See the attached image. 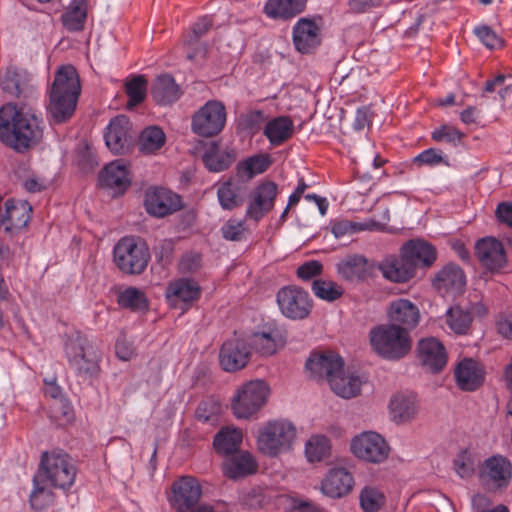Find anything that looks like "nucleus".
Returning a JSON list of instances; mask_svg holds the SVG:
<instances>
[{
    "label": "nucleus",
    "instance_id": "1",
    "mask_svg": "<svg viewBox=\"0 0 512 512\" xmlns=\"http://www.w3.org/2000/svg\"><path fill=\"white\" fill-rule=\"evenodd\" d=\"M42 119L24 107L6 106L0 109V139L22 152L42 138Z\"/></svg>",
    "mask_w": 512,
    "mask_h": 512
},
{
    "label": "nucleus",
    "instance_id": "2",
    "mask_svg": "<svg viewBox=\"0 0 512 512\" xmlns=\"http://www.w3.org/2000/svg\"><path fill=\"white\" fill-rule=\"evenodd\" d=\"M81 93L77 70L72 65L61 66L49 90L48 113L55 124L67 122L75 113Z\"/></svg>",
    "mask_w": 512,
    "mask_h": 512
},
{
    "label": "nucleus",
    "instance_id": "3",
    "mask_svg": "<svg viewBox=\"0 0 512 512\" xmlns=\"http://www.w3.org/2000/svg\"><path fill=\"white\" fill-rule=\"evenodd\" d=\"M65 355L69 368L80 381L91 384L99 376L101 352L86 336L77 333L69 337Z\"/></svg>",
    "mask_w": 512,
    "mask_h": 512
},
{
    "label": "nucleus",
    "instance_id": "4",
    "mask_svg": "<svg viewBox=\"0 0 512 512\" xmlns=\"http://www.w3.org/2000/svg\"><path fill=\"white\" fill-rule=\"evenodd\" d=\"M369 340L373 351L386 360H400L412 348L411 336L389 323L373 327Z\"/></svg>",
    "mask_w": 512,
    "mask_h": 512
},
{
    "label": "nucleus",
    "instance_id": "5",
    "mask_svg": "<svg viewBox=\"0 0 512 512\" xmlns=\"http://www.w3.org/2000/svg\"><path fill=\"white\" fill-rule=\"evenodd\" d=\"M113 259L117 268L127 275L142 274L150 261V251L140 237H122L114 246Z\"/></svg>",
    "mask_w": 512,
    "mask_h": 512
},
{
    "label": "nucleus",
    "instance_id": "6",
    "mask_svg": "<svg viewBox=\"0 0 512 512\" xmlns=\"http://www.w3.org/2000/svg\"><path fill=\"white\" fill-rule=\"evenodd\" d=\"M39 474L52 487L67 490L75 482L77 469L73 459L67 453L53 450L42 453Z\"/></svg>",
    "mask_w": 512,
    "mask_h": 512
},
{
    "label": "nucleus",
    "instance_id": "7",
    "mask_svg": "<svg viewBox=\"0 0 512 512\" xmlns=\"http://www.w3.org/2000/svg\"><path fill=\"white\" fill-rule=\"evenodd\" d=\"M295 439L296 427L293 423L287 420H273L261 429L257 444L263 454L276 457L290 451Z\"/></svg>",
    "mask_w": 512,
    "mask_h": 512
},
{
    "label": "nucleus",
    "instance_id": "8",
    "mask_svg": "<svg viewBox=\"0 0 512 512\" xmlns=\"http://www.w3.org/2000/svg\"><path fill=\"white\" fill-rule=\"evenodd\" d=\"M201 496L200 482L193 476H181L173 481L168 501L175 512H210L209 505H199Z\"/></svg>",
    "mask_w": 512,
    "mask_h": 512
},
{
    "label": "nucleus",
    "instance_id": "9",
    "mask_svg": "<svg viewBox=\"0 0 512 512\" xmlns=\"http://www.w3.org/2000/svg\"><path fill=\"white\" fill-rule=\"evenodd\" d=\"M305 367L314 378L326 379L336 395L347 396L354 391L351 387L345 388L338 384L339 381L335 375L342 372L344 368V361L338 354L331 351L311 353Z\"/></svg>",
    "mask_w": 512,
    "mask_h": 512
},
{
    "label": "nucleus",
    "instance_id": "10",
    "mask_svg": "<svg viewBox=\"0 0 512 512\" xmlns=\"http://www.w3.org/2000/svg\"><path fill=\"white\" fill-rule=\"evenodd\" d=\"M269 387L262 380L250 381L242 385L234 395L231 408L238 419H248L266 403Z\"/></svg>",
    "mask_w": 512,
    "mask_h": 512
},
{
    "label": "nucleus",
    "instance_id": "11",
    "mask_svg": "<svg viewBox=\"0 0 512 512\" xmlns=\"http://www.w3.org/2000/svg\"><path fill=\"white\" fill-rule=\"evenodd\" d=\"M226 108L218 100H209L192 116L191 129L202 137H213L219 134L226 123Z\"/></svg>",
    "mask_w": 512,
    "mask_h": 512
},
{
    "label": "nucleus",
    "instance_id": "12",
    "mask_svg": "<svg viewBox=\"0 0 512 512\" xmlns=\"http://www.w3.org/2000/svg\"><path fill=\"white\" fill-rule=\"evenodd\" d=\"M276 301L281 313L290 320L306 319L313 309V300L309 293L296 285L280 288Z\"/></svg>",
    "mask_w": 512,
    "mask_h": 512
},
{
    "label": "nucleus",
    "instance_id": "13",
    "mask_svg": "<svg viewBox=\"0 0 512 512\" xmlns=\"http://www.w3.org/2000/svg\"><path fill=\"white\" fill-rule=\"evenodd\" d=\"M351 451L360 460L380 464L388 458L390 447L380 434L366 431L352 439Z\"/></svg>",
    "mask_w": 512,
    "mask_h": 512
},
{
    "label": "nucleus",
    "instance_id": "14",
    "mask_svg": "<svg viewBox=\"0 0 512 512\" xmlns=\"http://www.w3.org/2000/svg\"><path fill=\"white\" fill-rule=\"evenodd\" d=\"M143 205L146 212L156 218H164L183 208L180 195L163 187H150L144 194Z\"/></svg>",
    "mask_w": 512,
    "mask_h": 512
},
{
    "label": "nucleus",
    "instance_id": "15",
    "mask_svg": "<svg viewBox=\"0 0 512 512\" xmlns=\"http://www.w3.org/2000/svg\"><path fill=\"white\" fill-rule=\"evenodd\" d=\"M487 313L486 307L480 303L455 304L445 313V323L449 329L458 335L468 334L473 318L483 317Z\"/></svg>",
    "mask_w": 512,
    "mask_h": 512
},
{
    "label": "nucleus",
    "instance_id": "16",
    "mask_svg": "<svg viewBox=\"0 0 512 512\" xmlns=\"http://www.w3.org/2000/svg\"><path fill=\"white\" fill-rule=\"evenodd\" d=\"M251 351L248 342L234 337L225 341L219 352L220 365L227 372L243 369L249 362Z\"/></svg>",
    "mask_w": 512,
    "mask_h": 512
},
{
    "label": "nucleus",
    "instance_id": "17",
    "mask_svg": "<svg viewBox=\"0 0 512 512\" xmlns=\"http://www.w3.org/2000/svg\"><path fill=\"white\" fill-rule=\"evenodd\" d=\"M277 193L278 187L275 182L266 181L258 185L250 193L246 216L255 221L262 219L273 209Z\"/></svg>",
    "mask_w": 512,
    "mask_h": 512
},
{
    "label": "nucleus",
    "instance_id": "18",
    "mask_svg": "<svg viewBox=\"0 0 512 512\" xmlns=\"http://www.w3.org/2000/svg\"><path fill=\"white\" fill-rule=\"evenodd\" d=\"M389 324L410 332L418 325L420 312L418 307L408 299L398 298L390 302L387 309Z\"/></svg>",
    "mask_w": 512,
    "mask_h": 512
},
{
    "label": "nucleus",
    "instance_id": "19",
    "mask_svg": "<svg viewBox=\"0 0 512 512\" xmlns=\"http://www.w3.org/2000/svg\"><path fill=\"white\" fill-rule=\"evenodd\" d=\"M320 26L310 18H300L293 26L292 38L297 51L312 53L321 44Z\"/></svg>",
    "mask_w": 512,
    "mask_h": 512
},
{
    "label": "nucleus",
    "instance_id": "20",
    "mask_svg": "<svg viewBox=\"0 0 512 512\" xmlns=\"http://www.w3.org/2000/svg\"><path fill=\"white\" fill-rule=\"evenodd\" d=\"M101 187L114 190L115 194H123L131 185L132 179L128 166L123 160H115L107 164L99 173Z\"/></svg>",
    "mask_w": 512,
    "mask_h": 512
},
{
    "label": "nucleus",
    "instance_id": "21",
    "mask_svg": "<svg viewBox=\"0 0 512 512\" xmlns=\"http://www.w3.org/2000/svg\"><path fill=\"white\" fill-rule=\"evenodd\" d=\"M454 378L460 390L472 392L483 385L485 372L476 360L463 358L454 368Z\"/></svg>",
    "mask_w": 512,
    "mask_h": 512
},
{
    "label": "nucleus",
    "instance_id": "22",
    "mask_svg": "<svg viewBox=\"0 0 512 512\" xmlns=\"http://www.w3.org/2000/svg\"><path fill=\"white\" fill-rule=\"evenodd\" d=\"M475 255L483 267L491 272L499 271L506 265L503 244L495 238H483L475 245Z\"/></svg>",
    "mask_w": 512,
    "mask_h": 512
},
{
    "label": "nucleus",
    "instance_id": "23",
    "mask_svg": "<svg viewBox=\"0 0 512 512\" xmlns=\"http://www.w3.org/2000/svg\"><path fill=\"white\" fill-rule=\"evenodd\" d=\"M247 342L250 350L254 349L262 356H271L284 347L286 336L278 327L267 326L262 331L253 333Z\"/></svg>",
    "mask_w": 512,
    "mask_h": 512
},
{
    "label": "nucleus",
    "instance_id": "24",
    "mask_svg": "<svg viewBox=\"0 0 512 512\" xmlns=\"http://www.w3.org/2000/svg\"><path fill=\"white\" fill-rule=\"evenodd\" d=\"M400 250L415 271L417 268L431 267L437 259L436 248L422 239H411Z\"/></svg>",
    "mask_w": 512,
    "mask_h": 512
},
{
    "label": "nucleus",
    "instance_id": "25",
    "mask_svg": "<svg viewBox=\"0 0 512 512\" xmlns=\"http://www.w3.org/2000/svg\"><path fill=\"white\" fill-rule=\"evenodd\" d=\"M130 121L125 115L112 118L106 128L104 139L107 147L114 154L124 153L130 145Z\"/></svg>",
    "mask_w": 512,
    "mask_h": 512
},
{
    "label": "nucleus",
    "instance_id": "26",
    "mask_svg": "<svg viewBox=\"0 0 512 512\" xmlns=\"http://www.w3.org/2000/svg\"><path fill=\"white\" fill-rule=\"evenodd\" d=\"M31 213L32 207L27 201L8 199L4 212L0 214V226L7 232L20 230L27 226Z\"/></svg>",
    "mask_w": 512,
    "mask_h": 512
},
{
    "label": "nucleus",
    "instance_id": "27",
    "mask_svg": "<svg viewBox=\"0 0 512 512\" xmlns=\"http://www.w3.org/2000/svg\"><path fill=\"white\" fill-rule=\"evenodd\" d=\"M418 356L421 364L433 373L440 372L447 364L444 345L433 337L419 341Z\"/></svg>",
    "mask_w": 512,
    "mask_h": 512
},
{
    "label": "nucleus",
    "instance_id": "28",
    "mask_svg": "<svg viewBox=\"0 0 512 512\" xmlns=\"http://www.w3.org/2000/svg\"><path fill=\"white\" fill-rule=\"evenodd\" d=\"M354 487L353 475L345 468L329 470L321 483V491L330 498L347 496Z\"/></svg>",
    "mask_w": 512,
    "mask_h": 512
},
{
    "label": "nucleus",
    "instance_id": "29",
    "mask_svg": "<svg viewBox=\"0 0 512 512\" xmlns=\"http://www.w3.org/2000/svg\"><path fill=\"white\" fill-rule=\"evenodd\" d=\"M258 468L257 461L247 451H241L228 456L222 464V470L225 477L238 480L256 473Z\"/></svg>",
    "mask_w": 512,
    "mask_h": 512
},
{
    "label": "nucleus",
    "instance_id": "30",
    "mask_svg": "<svg viewBox=\"0 0 512 512\" xmlns=\"http://www.w3.org/2000/svg\"><path fill=\"white\" fill-rule=\"evenodd\" d=\"M199 285L187 278H181L171 282L166 289V297L170 304L176 307L179 302L183 303L182 309H187L191 303L200 297Z\"/></svg>",
    "mask_w": 512,
    "mask_h": 512
},
{
    "label": "nucleus",
    "instance_id": "31",
    "mask_svg": "<svg viewBox=\"0 0 512 512\" xmlns=\"http://www.w3.org/2000/svg\"><path fill=\"white\" fill-rule=\"evenodd\" d=\"M389 408L392 420L397 424H403L415 419L419 403L413 393H398L391 398Z\"/></svg>",
    "mask_w": 512,
    "mask_h": 512
},
{
    "label": "nucleus",
    "instance_id": "32",
    "mask_svg": "<svg viewBox=\"0 0 512 512\" xmlns=\"http://www.w3.org/2000/svg\"><path fill=\"white\" fill-rule=\"evenodd\" d=\"M383 276L393 282L404 283L416 274L411 263L400 251V255L387 257L379 266Z\"/></svg>",
    "mask_w": 512,
    "mask_h": 512
},
{
    "label": "nucleus",
    "instance_id": "33",
    "mask_svg": "<svg viewBox=\"0 0 512 512\" xmlns=\"http://www.w3.org/2000/svg\"><path fill=\"white\" fill-rule=\"evenodd\" d=\"M2 89L17 98H28L34 92L29 75L22 70L8 69L1 80Z\"/></svg>",
    "mask_w": 512,
    "mask_h": 512
},
{
    "label": "nucleus",
    "instance_id": "34",
    "mask_svg": "<svg viewBox=\"0 0 512 512\" xmlns=\"http://www.w3.org/2000/svg\"><path fill=\"white\" fill-rule=\"evenodd\" d=\"M308 0H267L264 13L270 19L289 20L305 11Z\"/></svg>",
    "mask_w": 512,
    "mask_h": 512
},
{
    "label": "nucleus",
    "instance_id": "35",
    "mask_svg": "<svg viewBox=\"0 0 512 512\" xmlns=\"http://www.w3.org/2000/svg\"><path fill=\"white\" fill-rule=\"evenodd\" d=\"M466 283L463 270L456 264H447L434 277L433 286L440 292L460 291Z\"/></svg>",
    "mask_w": 512,
    "mask_h": 512
},
{
    "label": "nucleus",
    "instance_id": "36",
    "mask_svg": "<svg viewBox=\"0 0 512 512\" xmlns=\"http://www.w3.org/2000/svg\"><path fill=\"white\" fill-rule=\"evenodd\" d=\"M337 273L348 282H363L368 276V261L363 255H348L337 264Z\"/></svg>",
    "mask_w": 512,
    "mask_h": 512
},
{
    "label": "nucleus",
    "instance_id": "37",
    "mask_svg": "<svg viewBox=\"0 0 512 512\" xmlns=\"http://www.w3.org/2000/svg\"><path fill=\"white\" fill-rule=\"evenodd\" d=\"M483 475L497 488H506L511 479V463L503 456H492L483 464Z\"/></svg>",
    "mask_w": 512,
    "mask_h": 512
},
{
    "label": "nucleus",
    "instance_id": "38",
    "mask_svg": "<svg viewBox=\"0 0 512 512\" xmlns=\"http://www.w3.org/2000/svg\"><path fill=\"white\" fill-rule=\"evenodd\" d=\"M182 92L171 75L163 74L158 76L152 87L151 96L159 105H170L176 102Z\"/></svg>",
    "mask_w": 512,
    "mask_h": 512
},
{
    "label": "nucleus",
    "instance_id": "39",
    "mask_svg": "<svg viewBox=\"0 0 512 512\" xmlns=\"http://www.w3.org/2000/svg\"><path fill=\"white\" fill-rule=\"evenodd\" d=\"M87 9V0H72L61 15L63 27L69 32L83 31L87 20Z\"/></svg>",
    "mask_w": 512,
    "mask_h": 512
},
{
    "label": "nucleus",
    "instance_id": "40",
    "mask_svg": "<svg viewBox=\"0 0 512 512\" xmlns=\"http://www.w3.org/2000/svg\"><path fill=\"white\" fill-rule=\"evenodd\" d=\"M293 132V121L288 116H279L268 121L263 131L273 146L283 144L292 137Z\"/></svg>",
    "mask_w": 512,
    "mask_h": 512
},
{
    "label": "nucleus",
    "instance_id": "41",
    "mask_svg": "<svg viewBox=\"0 0 512 512\" xmlns=\"http://www.w3.org/2000/svg\"><path fill=\"white\" fill-rule=\"evenodd\" d=\"M246 188L232 181L221 183L217 189V198L224 210H233L244 203Z\"/></svg>",
    "mask_w": 512,
    "mask_h": 512
},
{
    "label": "nucleus",
    "instance_id": "42",
    "mask_svg": "<svg viewBox=\"0 0 512 512\" xmlns=\"http://www.w3.org/2000/svg\"><path fill=\"white\" fill-rule=\"evenodd\" d=\"M205 167L211 172H221L228 169L234 162L232 153L220 151L216 143H212L202 155Z\"/></svg>",
    "mask_w": 512,
    "mask_h": 512
},
{
    "label": "nucleus",
    "instance_id": "43",
    "mask_svg": "<svg viewBox=\"0 0 512 512\" xmlns=\"http://www.w3.org/2000/svg\"><path fill=\"white\" fill-rule=\"evenodd\" d=\"M242 443V433L238 429L222 428L214 437L213 446L217 453L234 454Z\"/></svg>",
    "mask_w": 512,
    "mask_h": 512
},
{
    "label": "nucleus",
    "instance_id": "44",
    "mask_svg": "<svg viewBox=\"0 0 512 512\" xmlns=\"http://www.w3.org/2000/svg\"><path fill=\"white\" fill-rule=\"evenodd\" d=\"M166 142L164 131L158 126L146 127L139 136V149L144 154H155Z\"/></svg>",
    "mask_w": 512,
    "mask_h": 512
},
{
    "label": "nucleus",
    "instance_id": "45",
    "mask_svg": "<svg viewBox=\"0 0 512 512\" xmlns=\"http://www.w3.org/2000/svg\"><path fill=\"white\" fill-rule=\"evenodd\" d=\"M268 154H258L248 157L237 165V173L242 178H252L264 173L271 165Z\"/></svg>",
    "mask_w": 512,
    "mask_h": 512
},
{
    "label": "nucleus",
    "instance_id": "46",
    "mask_svg": "<svg viewBox=\"0 0 512 512\" xmlns=\"http://www.w3.org/2000/svg\"><path fill=\"white\" fill-rule=\"evenodd\" d=\"M117 303L122 308L132 311H143L148 308V300L143 291L135 287H128L117 296Z\"/></svg>",
    "mask_w": 512,
    "mask_h": 512
},
{
    "label": "nucleus",
    "instance_id": "47",
    "mask_svg": "<svg viewBox=\"0 0 512 512\" xmlns=\"http://www.w3.org/2000/svg\"><path fill=\"white\" fill-rule=\"evenodd\" d=\"M311 288L317 298L326 302H333L344 294L343 287L331 280L314 279Z\"/></svg>",
    "mask_w": 512,
    "mask_h": 512
},
{
    "label": "nucleus",
    "instance_id": "48",
    "mask_svg": "<svg viewBox=\"0 0 512 512\" xmlns=\"http://www.w3.org/2000/svg\"><path fill=\"white\" fill-rule=\"evenodd\" d=\"M386 497L382 491L373 486H365L359 494L360 507L364 512H378L385 504Z\"/></svg>",
    "mask_w": 512,
    "mask_h": 512
},
{
    "label": "nucleus",
    "instance_id": "49",
    "mask_svg": "<svg viewBox=\"0 0 512 512\" xmlns=\"http://www.w3.org/2000/svg\"><path fill=\"white\" fill-rule=\"evenodd\" d=\"M147 80L143 75L134 76L125 85V92L129 98L127 108L141 104L146 98Z\"/></svg>",
    "mask_w": 512,
    "mask_h": 512
},
{
    "label": "nucleus",
    "instance_id": "50",
    "mask_svg": "<svg viewBox=\"0 0 512 512\" xmlns=\"http://www.w3.org/2000/svg\"><path fill=\"white\" fill-rule=\"evenodd\" d=\"M330 451L329 440L322 435L311 436L305 445V454L309 462H319Z\"/></svg>",
    "mask_w": 512,
    "mask_h": 512
},
{
    "label": "nucleus",
    "instance_id": "51",
    "mask_svg": "<svg viewBox=\"0 0 512 512\" xmlns=\"http://www.w3.org/2000/svg\"><path fill=\"white\" fill-rule=\"evenodd\" d=\"M33 490L29 496L31 508L36 511H41L49 507L54 501L53 492L47 487L40 485L37 476L33 479Z\"/></svg>",
    "mask_w": 512,
    "mask_h": 512
},
{
    "label": "nucleus",
    "instance_id": "52",
    "mask_svg": "<svg viewBox=\"0 0 512 512\" xmlns=\"http://www.w3.org/2000/svg\"><path fill=\"white\" fill-rule=\"evenodd\" d=\"M213 26V20L210 16L200 17L191 27V30L184 35V43L192 46L196 44Z\"/></svg>",
    "mask_w": 512,
    "mask_h": 512
},
{
    "label": "nucleus",
    "instance_id": "53",
    "mask_svg": "<svg viewBox=\"0 0 512 512\" xmlns=\"http://www.w3.org/2000/svg\"><path fill=\"white\" fill-rule=\"evenodd\" d=\"M220 406L211 400L201 401L196 409L197 420L203 423L213 424L217 421Z\"/></svg>",
    "mask_w": 512,
    "mask_h": 512
},
{
    "label": "nucleus",
    "instance_id": "54",
    "mask_svg": "<svg viewBox=\"0 0 512 512\" xmlns=\"http://www.w3.org/2000/svg\"><path fill=\"white\" fill-rule=\"evenodd\" d=\"M475 463L471 453L467 450H461L454 459V468L461 478H467L473 475Z\"/></svg>",
    "mask_w": 512,
    "mask_h": 512
},
{
    "label": "nucleus",
    "instance_id": "55",
    "mask_svg": "<svg viewBox=\"0 0 512 512\" xmlns=\"http://www.w3.org/2000/svg\"><path fill=\"white\" fill-rule=\"evenodd\" d=\"M367 229L366 224L352 222L349 220H338L331 223V232L336 238L351 235Z\"/></svg>",
    "mask_w": 512,
    "mask_h": 512
},
{
    "label": "nucleus",
    "instance_id": "56",
    "mask_svg": "<svg viewBox=\"0 0 512 512\" xmlns=\"http://www.w3.org/2000/svg\"><path fill=\"white\" fill-rule=\"evenodd\" d=\"M463 136L464 134L460 130L448 125H442L441 127L435 129L431 134V138L434 141H446L448 143L460 142Z\"/></svg>",
    "mask_w": 512,
    "mask_h": 512
},
{
    "label": "nucleus",
    "instance_id": "57",
    "mask_svg": "<svg viewBox=\"0 0 512 512\" xmlns=\"http://www.w3.org/2000/svg\"><path fill=\"white\" fill-rule=\"evenodd\" d=\"M323 272V264L318 260H309L297 268V277L303 281H310Z\"/></svg>",
    "mask_w": 512,
    "mask_h": 512
},
{
    "label": "nucleus",
    "instance_id": "58",
    "mask_svg": "<svg viewBox=\"0 0 512 512\" xmlns=\"http://www.w3.org/2000/svg\"><path fill=\"white\" fill-rule=\"evenodd\" d=\"M478 39L488 48L494 49L502 45V40L498 35L488 26L483 25L476 27L474 30Z\"/></svg>",
    "mask_w": 512,
    "mask_h": 512
},
{
    "label": "nucleus",
    "instance_id": "59",
    "mask_svg": "<svg viewBox=\"0 0 512 512\" xmlns=\"http://www.w3.org/2000/svg\"><path fill=\"white\" fill-rule=\"evenodd\" d=\"M413 162L428 166H436L440 163L447 164L442 156V151L435 148H429L422 151L420 154L414 157Z\"/></svg>",
    "mask_w": 512,
    "mask_h": 512
},
{
    "label": "nucleus",
    "instance_id": "60",
    "mask_svg": "<svg viewBox=\"0 0 512 512\" xmlns=\"http://www.w3.org/2000/svg\"><path fill=\"white\" fill-rule=\"evenodd\" d=\"M335 376H336L337 380L339 381L338 382L339 386H342L345 388L351 387L354 390L351 395H347V396L339 395L340 397L349 399V398L355 397L359 394L360 389H361V380L359 379L358 376L345 375L344 368L342 369V372L337 373Z\"/></svg>",
    "mask_w": 512,
    "mask_h": 512
},
{
    "label": "nucleus",
    "instance_id": "61",
    "mask_svg": "<svg viewBox=\"0 0 512 512\" xmlns=\"http://www.w3.org/2000/svg\"><path fill=\"white\" fill-rule=\"evenodd\" d=\"M201 255L198 253H187L182 256L179 262V270L182 273H194L201 267Z\"/></svg>",
    "mask_w": 512,
    "mask_h": 512
},
{
    "label": "nucleus",
    "instance_id": "62",
    "mask_svg": "<svg viewBox=\"0 0 512 512\" xmlns=\"http://www.w3.org/2000/svg\"><path fill=\"white\" fill-rule=\"evenodd\" d=\"M264 121V114L261 110H254L247 113L243 120L242 125L244 129L251 133H257L261 129L262 122Z\"/></svg>",
    "mask_w": 512,
    "mask_h": 512
},
{
    "label": "nucleus",
    "instance_id": "63",
    "mask_svg": "<svg viewBox=\"0 0 512 512\" xmlns=\"http://www.w3.org/2000/svg\"><path fill=\"white\" fill-rule=\"evenodd\" d=\"M244 232V227L241 221L229 220L222 227V234L226 240L239 241L241 240Z\"/></svg>",
    "mask_w": 512,
    "mask_h": 512
},
{
    "label": "nucleus",
    "instance_id": "64",
    "mask_svg": "<svg viewBox=\"0 0 512 512\" xmlns=\"http://www.w3.org/2000/svg\"><path fill=\"white\" fill-rule=\"evenodd\" d=\"M495 216L499 223L512 228V202L499 203L495 210Z\"/></svg>",
    "mask_w": 512,
    "mask_h": 512
}]
</instances>
